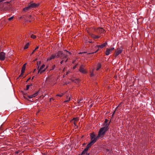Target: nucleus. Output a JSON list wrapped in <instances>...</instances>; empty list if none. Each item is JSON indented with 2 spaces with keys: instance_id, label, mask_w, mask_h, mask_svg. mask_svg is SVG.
Returning <instances> with one entry per match:
<instances>
[{
  "instance_id": "nucleus-38",
  "label": "nucleus",
  "mask_w": 155,
  "mask_h": 155,
  "mask_svg": "<svg viewBox=\"0 0 155 155\" xmlns=\"http://www.w3.org/2000/svg\"><path fill=\"white\" fill-rule=\"evenodd\" d=\"M79 155H81V154H79Z\"/></svg>"
},
{
  "instance_id": "nucleus-14",
  "label": "nucleus",
  "mask_w": 155,
  "mask_h": 155,
  "mask_svg": "<svg viewBox=\"0 0 155 155\" xmlns=\"http://www.w3.org/2000/svg\"><path fill=\"white\" fill-rule=\"evenodd\" d=\"M90 147V146H88V145H87L86 147L84 149V150L82 152V154H83L86 153L87 152V151L88 150L89 148Z\"/></svg>"
},
{
  "instance_id": "nucleus-10",
  "label": "nucleus",
  "mask_w": 155,
  "mask_h": 155,
  "mask_svg": "<svg viewBox=\"0 0 155 155\" xmlns=\"http://www.w3.org/2000/svg\"><path fill=\"white\" fill-rule=\"evenodd\" d=\"M122 50L120 48L117 49L115 53V56H117L120 54H121L122 52Z\"/></svg>"
},
{
  "instance_id": "nucleus-2",
  "label": "nucleus",
  "mask_w": 155,
  "mask_h": 155,
  "mask_svg": "<svg viewBox=\"0 0 155 155\" xmlns=\"http://www.w3.org/2000/svg\"><path fill=\"white\" fill-rule=\"evenodd\" d=\"M108 120L106 119L103 124V127L99 130L97 137L102 138L103 137L106 132L109 130L110 123H108Z\"/></svg>"
},
{
  "instance_id": "nucleus-1",
  "label": "nucleus",
  "mask_w": 155,
  "mask_h": 155,
  "mask_svg": "<svg viewBox=\"0 0 155 155\" xmlns=\"http://www.w3.org/2000/svg\"><path fill=\"white\" fill-rule=\"evenodd\" d=\"M70 54V52L66 50L64 51V52L63 53L61 51H59L57 55L56 54H52L51 56L48 57L47 59V61H49L55 58H58L60 57L61 59H63V60L61 62V64H62L63 62L64 61L66 62L67 61L68 59L67 56Z\"/></svg>"
},
{
  "instance_id": "nucleus-37",
  "label": "nucleus",
  "mask_w": 155,
  "mask_h": 155,
  "mask_svg": "<svg viewBox=\"0 0 155 155\" xmlns=\"http://www.w3.org/2000/svg\"><path fill=\"white\" fill-rule=\"evenodd\" d=\"M35 50H34L33 51H34V52H35Z\"/></svg>"
},
{
  "instance_id": "nucleus-8",
  "label": "nucleus",
  "mask_w": 155,
  "mask_h": 155,
  "mask_svg": "<svg viewBox=\"0 0 155 155\" xmlns=\"http://www.w3.org/2000/svg\"><path fill=\"white\" fill-rule=\"evenodd\" d=\"M114 49V47H112L111 48H107L106 49V50L105 51V54L107 56L109 55V54Z\"/></svg>"
},
{
  "instance_id": "nucleus-25",
  "label": "nucleus",
  "mask_w": 155,
  "mask_h": 155,
  "mask_svg": "<svg viewBox=\"0 0 155 155\" xmlns=\"http://www.w3.org/2000/svg\"><path fill=\"white\" fill-rule=\"evenodd\" d=\"M30 86V85H27V86L26 89L27 90H28L29 89Z\"/></svg>"
},
{
  "instance_id": "nucleus-29",
  "label": "nucleus",
  "mask_w": 155,
  "mask_h": 155,
  "mask_svg": "<svg viewBox=\"0 0 155 155\" xmlns=\"http://www.w3.org/2000/svg\"><path fill=\"white\" fill-rule=\"evenodd\" d=\"M38 47H36L35 48V50H37V49H38Z\"/></svg>"
},
{
  "instance_id": "nucleus-30",
  "label": "nucleus",
  "mask_w": 155,
  "mask_h": 155,
  "mask_svg": "<svg viewBox=\"0 0 155 155\" xmlns=\"http://www.w3.org/2000/svg\"><path fill=\"white\" fill-rule=\"evenodd\" d=\"M75 68H76V66H75L73 68V69H75Z\"/></svg>"
},
{
  "instance_id": "nucleus-18",
  "label": "nucleus",
  "mask_w": 155,
  "mask_h": 155,
  "mask_svg": "<svg viewBox=\"0 0 155 155\" xmlns=\"http://www.w3.org/2000/svg\"><path fill=\"white\" fill-rule=\"evenodd\" d=\"M28 47H29V44L28 43H27L25 46L24 48L25 49H27V48H28Z\"/></svg>"
},
{
  "instance_id": "nucleus-7",
  "label": "nucleus",
  "mask_w": 155,
  "mask_h": 155,
  "mask_svg": "<svg viewBox=\"0 0 155 155\" xmlns=\"http://www.w3.org/2000/svg\"><path fill=\"white\" fill-rule=\"evenodd\" d=\"M28 5H29L30 8L31 9L33 8H35L38 7L39 5V4L38 3L36 4L35 3H33L32 2H31L28 4Z\"/></svg>"
},
{
  "instance_id": "nucleus-23",
  "label": "nucleus",
  "mask_w": 155,
  "mask_h": 155,
  "mask_svg": "<svg viewBox=\"0 0 155 155\" xmlns=\"http://www.w3.org/2000/svg\"><path fill=\"white\" fill-rule=\"evenodd\" d=\"M14 16H12V17L9 18L8 19V20L9 21H11L12 19H13L14 18Z\"/></svg>"
},
{
  "instance_id": "nucleus-13",
  "label": "nucleus",
  "mask_w": 155,
  "mask_h": 155,
  "mask_svg": "<svg viewBox=\"0 0 155 155\" xmlns=\"http://www.w3.org/2000/svg\"><path fill=\"white\" fill-rule=\"evenodd\" d=\"M79 118L76 117L75 118H74L71 120V122L73 123L74 122V124L75 126L76 125V122H78L79 120Z\"/></svg>"
},
{
  "instance_id": "nucleus-24",
  "label": "nucleus",
  "mask_w": 155,
  "mask_h": 155,
  "mask_svg": "<svg viewBox=\"0 0 155 155\" xmlns=\"http://www.w3.org/2000/svg\"><path fill=\"white\" fill-rule=\"evenodd\" d=\"M28 97L29 98H31L33 97V96H32V95L28 96Z\"/></svg>"
},
{
  "instance_id": "nucleus-3",
  "label": "nucleus",
  "mask_w": 155,
  "mask_h": 155,
  "mask_svg": "<svg viewBox=\"0 0 155 155\" xmlns=\"http://www.w3.org/2000/svg\"><path fill=\"white\" fill-rule=\"evenodd\" d=\"M90 136L91 138V141L90 143L87 144L88 146H90V147L95 143L98 139L100 138L99 137H97V136L96 137L94 133L91 134Z\"/></svg>"
},
{
  "instance_id": "nucleus-21",
  "label": "nucleus",
  "mask_w": 155,
  "mask_h": 155,
  "mask_svg": "<svg viewBox=\"0 0 155 155\" xmlns=\"http://www.w3.org/2000/svg\"><path fill=\"white\" fill-rule=\"evenodd\" d=\"M71 97H69V99L68 100H65V101H64V102H68L71 100Z\"/></svg>"
},
{
  "instance_id": "nucleus-35",
  "label": "nucleus",
  "mask_w": 155,
  "mask_h": 155,
  "mask_svg": "<svg viewBox=\"0 0 155 155\" xmlns=\"http://www.w3.org/2000/svg\"><path fill=\"white\" fill-rule=\"evenodd\" d=\"M92 106V104H91V105H90V107H91Z\"/></svg>"
},
{
  "instance_id": "nucleus-26",
  "label": "nucleus",
  "mask_w": 155,
  "mask_h": 155,
  "mask_svg": "<svg viewBox=\"0 0 155 155\" xmlns=\"http://www.w3.org/2000/svg\"><path fill=\"white\" fill-rule=\"evenodd\" d=\"M41 63V61H37V66H38L39 64H40Z\"/></svg>"
},
{
  "instance_id": "nucleus-6",
  "label": "nucleus",
  "mask_w": 155,
  "mask_h": 155,
  "mask_svg": "<svg viewBox=\"0 0 155 155\" xmlns=\"http://www.w3.org/2000/svg\"><path fill=\"white\" fill-rule=\"evenodd\" d=\"M87 31L88 34L90 35L91 37L94 39H98L100 38L101 36L99 35H96L94 34H93L91 33L88 30Z\"/></svg>"
},
{
  "instance_id": "nucleus-5",
  "label": "nucleus",
  "mask_w": 155,
  "mask_h": 155,
  "mask_svg": "<svg viewBox=\"0 0 155 155\" xmlns=\"http://www.w3.org/2000/svg\"><path fill=\"white\" fill-rule=\"evenodd\" d=\"M47 68V67L45 68V65L44 64H43L39 68V66H38V73H40V74H41L42 73L45 71Z\"/></svg>"
},
{
  "instance_id": "nucleus-20",
  "label": "nucleus",
  "mask_w": 155,
  "mask_h": 155,
  "mask_svg": "<svg viewBox=\"0 0 155 155\" xmlns=\"http://www.w3.org/2000/svg\"><path fill=\"white\" fill-rule=\"evenodd\" d=\"M64 94L63 93H61L60 94H57L56 95V96H59L60 97H61Z\"/></svg>"
},
{
  "instance_id": "nucleus-11",
  "label": "nucleus",
  "mask_w": 155,
  "mask_h": 155,
  "mask_svg": "<svg viewBox=\"0 0 155 155\" xmlns=\"http://www.w3.org/2000/svg\"><path fill=\"white\" fill-rule=\"evenodd\" d=\"M5 54L3 52L0 53V60L3 61L5 58Z\"/></svg>"
},
{
  "instance_id": "nucleus-33",
  "label": "nucleus",
  "mask_w": 155,
  "mask_h": 155,
  "mask_svg": "<svg viewBox=\"0 0 155 155\" xmlns=\"http://www.w3.org/2000/svg\"><path fill=\"white\" fill-rule=\"evenodd\" d=\"M6 3H9V2H6Z\"/></svg>"
},
{
  "instance_id": "nucleus-4",
  "label": "nucleus",
  "mask_w": 155,
  "mask_h": 155,
  "mask_svg": "<svg viewBox=\"0 0 155 155\" xmlns=\"http://www.w3.org/2000/svg\"><path fill=\"white\" fill-rule=\"evenodd\" d=\"M94 31L99 35L104 33L105 32V30L103 29V28H99L96 29L94 28Z\"/></svg>"
},
{
  "instance_id": "nucleus-28",
  "label": "nucleus",
  "mask_w": 155,
  "mask_h": 155,
  "mask_svg": "<svg viewBox=\"0 0 155 155\" xmlns=\"http://www.w3.org/2000/svg\"><path fill=\"white\" fill-rule=\"evenodd\" d=\"M5 0H0V3L5 1Z\"/></svg>"
},
{
  "instance_id": "nucleus-31",
  "label": "nucleus",
  "mask_w": 155,
  "mask_h": 155,
  "mask_svg": "<svg viewBox=\"0 0 155 155\" xmlns=\"http://www.w3.org/2000/svg\"><path fill=\"white\" fill-rule=\"evenodd\" d=\"M31 15H30V16H29V18H31Z\"/></svg>"
},
{
  "instance_id": "nucleus-9",
  "label": "nucleus",
  "mask_w": 155,
  "mask_h": 155,
  "mask_svg": "<svg viewBox=\"0 0 155 155\" xmlns=\"http://www.w3.org/2000/svg\"><path fill=\"white\" fill-rule=\"evenodd\" d=\"M107 45V41H106L105 43L101 45H97L96 47L98 48V49L95 52V53L98 51L100 48H103L104 47H105Z\"/></svg>"
},
{
  "instance_id": "nucleus-19",
  "label": "nucleus",
  "mask_w": 155,
  "mask_h": 155,
  "mask_svg": "<svg viewBox=\"0 0 155 155\" xmlns=\"http://www.w3.org/2000/svg\"><path fill=\"white\" fill-rule=\"evenodd\" d=\"M38 92H37L32 95V96H33V97H36L38 95Z\"/></svg>"
},
{
  "instance_id": "nucleus-36",
  "label": "nucleus",
  "mask_w": 155,
  "mask_h": 155,
  "mask_svg": "<svg viewBox=\"0 0 155 155\" xmlns=\"http://www.w3.org/2000/svg\"><path fill=\"white\" fill-rule=\"evenodd\" d=\"M30 79V78L28 79V81Z\"/></svg>"
},
{
  "instance_id": "nucleus-27",
  "label": "nucleus",
  "mask_w": 155,
  "mask_h": 155,
  "mask_svg": "<svg viewBox=\"0 0 155 155\" xmlns=\"http://www.w3.org/2000/svg\"><path fill=\"white\" fill-rule=\"evenodd\" d=\"M94 75V74H93V72H91V74H90V76L91 77H92V76H93Z\"/></svg>"
},
{
  "instance_id": "nucleus-32",
  "label": "nucleus",
  "mask_w": 155,
  "mask_h": 155,
  "mask_svg": "<svg viewBox=\"0 0 155 155\" xmlns=\"http://www.w3.org/2000/svg\"><path fill=\"white\" fill-rule=\"evenodd\" d=\"M34 51H33V52H32V53H31V54H33L34 53Z\"/></svg>"
},
{
  "instance_id": "nucleus-17",
  "label": "nucleus",
  "mask_w": 155,
  "mask_h": 155,
  "mask_svg": "<svg viewBox=\"0 0 155 155\" xmlns=\"http://www.w3.org/2000/svg\"><path fill=\"white\" fill-rule=\"evenodd\" d=\"M101 67V65L100 63H98L96 67V70L98 71Z\"/></svg>"
},
{
  "instance_id": "nucleus-12",
  "label": "nucleus",
  "mask_w": 155,
  "mask_h": 155,
  "mask_svg": "<svg viewBox=\"0 0 155 155\" xmlns=\"http://www.w3.org/2000/svg\"><path fill=\"white\" fill-rule=\"evenodd\" d=\"M79 71L82 73L85 74L87 73V71L84 69L83 65H81Z\"/></svg>"
},
{
  "instance_id": "nucleus-15",
  "label": "nucleus",
  "mask_w": 155,
  "mask_h": 155,
  "mask_svg": "<svg viewBox=\"0 0 155 155\" xmlns=\"http://www.w3.org/2000/svg\"><path fill=\"white\" fill-rule=\"evenodd\" d=\"M26 64H25L23 65L21 70V74L20 75V76L24 73L26 68Z\"/></svg>"
},
{
  "instance_id": "nucleus-34",
  "label": "nucleus",
  "mask_w": 155,
  "mask_h": 155,
  "mask_svg": "<svg viewBox=\"0 0 155 155\" xmlns=\"http://www.w3.org/2000/svg\"><path fill=\"white\" fill-rule=\"evenodd\" d=\"M35 70H36L35 69H34L33 72H35Z\"/></svg>"
},
{
  "instance_id": "nucleus-22",
  "label": "nucleus",
  "mask_w": 155,
  "mask_h": 155,
  "mask_svg": "<svg viewBox=\"0 0 155 155\" xmlns=\"http://www.w3.org/2000/svg\"><path fill=\"white\" fill-rule=\"evenodd\" d=\"M31 38L34 39H35L36 38V36L34 35H31Z\"/></svg>"
},
{
  "instance_id": "nucleus-16",
  "label": "nucleus",
  "mask_w": 155,
  "mask_h": 155,
  "mask_svg": "<svg viewBox=\"0 0 155 155\" xmlns=\"http://www.w3.org/2000/svg\"><path fill=\"white\" fill-rule=\"evenodd\" d=\"M31 8H30V7L28 4V6L25 7V8H24L23 9V11L24 12H27V11L31 9Z\"/></svg>"
}]
</instances>
